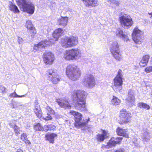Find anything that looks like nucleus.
<instances>
[{
  "instance_id": "nucleus-1",
  "label": "nucleus",
  "mask_w": 152,
  "mask_h": 152,
  "mask_svg": "<svg viewBox=\"0 0 152 152\" xmlns=\"http://www.w3.org/2000/svg\"><path fill=\"white\" fill-rule=\"evenodd\" d=\"M73 96L75 98L76 101L75 106V108L81 111L86 110V92L83 90H77L75 91Z\"/></svg>"
},
{
  "instance_id": "nucleus-2",
  "label": "nucleus",
  "mask_w": 152,
  "mask_h": 152,
  "mask_svg": "<svg viewBox=\"0 0 152 152\" xmlns=\"http://www.w3.org/2000/svg\"><path fill=\"white\" fill-rule=\"evenodd\" d=\"M66 73L69 79L75 80L80 77L81 71L76 66L69 65L66 68Z\"/></svg>"
},
{
  "instance_id": "nucleus-3",
  "label": "nucleus",
  "mask_w": 152,
  "mask_h": 152,
  "mask_svg": "<svg viewBox=\"0 0 152 152\" xmlns=\"http://www.w3.org/2000/svg\"><path fill=\"white\" fill-rule=\"evenodd\" d=\"M16 1L18 6L22 8L23 11L30 14L34 13L35 7L31 2L26 0H16Z\"/></svg>"
},
{
  "instance_id": "nucleus-4",
  "label": "nucleus",
  "mask_w": 152,
  "mask_h": 152,
  "mask_svg": "<svg viewBox=\"0 0 152 152\" xmlns=\"http://www.w3.org/2000/svg\"><path fill=\"white\" fill-rule=\"evenodd\" d=\"M80 50L78 48L72 49L67 50L65 53L64 58L67 60H77L81 57Z\"/></svg>"
},
{
  "instance_id": "nucleus-5",
  "label": "nucleus",
  "mask_w": 152,
  "mask_h": 152,
  "mask_svg": "<svg viewBox=\"0 0 152 152\" xmlns=\"http://www.w3.org/2000/svg\"><path fill=\"white\" fill-rule=\"evenodd\" d=\"M70 113L74 117L75 121V126L77 128L86 126L87 124L90 121V119L88 118V119L86 120V121L82 122L81 121H82V115L81 113L73 110H71Z\"/></svg>"
},
{
  "instance_id": "nucleus-6",
  "label": "nucleus",
  "mask_w": 152,
  "mask_h": 152,
  "mask_svg": "<svg viewBox=\"0 0 152 152\" xmlns=\"http://www.w3.org/2000/svg\"><path fill=\"white\" fill-rule=\"evenodd\" d=\"M122 71L121 70L119 69L118 71L117 76L114 79V86L113 89L116 92H121L122 89L123 84Z\"/></svg>"
},
{
  "instance_id": "nucleus-7",
  "label": "nucleus",
  "mask_w": 152,
  "mask_h": 152,
  "mask_svg": "<svg viewBox=\"0 0 152 152\" xmlns=\"http://www.w3.org/2000/svg\"><path fill=\"white\" fill-rule=\"evenodd\" d=\"M62 45L64 48L72 47L77 45L78 43V38L74 36L62 39Z\"/></svg>"
},
{
  "instance_id": "nucleus-8",
  "label": "nucleus",
  "mask_w": 152,
  "mask_h": 152,
  "mask_svg": "<svg viewBox=\"0 0 152 152\" xmlns=\"http://www.w3.org/2000/svg\"><path fill=\"white\" fill-rule=\"evenodd\" d=\"M119 20L121 26L125 28H129L133 23L130 16L124 13L119 17Z\"/></svg>"
},
{
  "instance_id": "nucleus-9",
  "label": "nucleus",
  "mask_w": 152,
  "mask_h": 152,
  "mask_svg": "<svg viewBox=\"0 0 152 152\" xmlns=\"http://www.w3.org/2000/svg\"><path fill=\"white\" fill-rule=\"evenodd\" d=\"M133 39L136 44H140L143 39V33L138 28H135L132 34Z\"/></svg>"
},
{
  "instance_id": "nucleus-10",
  "label": "nucleus",
  "mask_w": 152,
  "mask_h": 152,
  "mask_svg": "<svg viewBox=\"0 0 152 152\" xmlns=\"http://www.w3.org/2000/svg\"><path fill=\"white\" fill-rule=\"evenodd\" d=\"M46 74L48 77V80L54 84H56L60 81V77L58 75L56 71L53 69H50L47 71Z\"/></svg>"
},
{
  "instance_id": "nucleus-11",
  "label": "nucleus",
  "mask_w": 152,
  "mask_h": 152,
  "mask_svg": "<svg viewBox=\"0 0 152 152\" xmlns=\"http://www.w3.org/2000/svg\"><path fill=\"white\" fill-rule=\"evenodd\" d=\"M83 83L85 86L91 88L93 87L95 84L94 77L91 74L86 75L84 78Z\"/></svg>"
},
{
  "instance_id": "nucleus-12",
  "label": "nucleus",
  "mask_w": 152,
  "mask_h": 152,
  "mask_svg": "<svg viewBox=\"0 0 152 152\" xmlns=\"http://www.w3.org/2000/svg\"><path fill=\"white\" fill-rule=\"evenodd\" d=\"M131 114L126 111V109H123L120 112V117L121 124L127 123L130 120Z\"/></svg>"
},
{
  "instance_id": "nucleus-13",
  "label": "nucleus",
  "mask_w": 152,
  "mask_h": 152,
  "mask_svg": "<svg viewBox=\"0 0 152 152\" xmlns=\"http://www.w3.org/2000/svg\"><path fill=\"white\" fill-rule=\"evenodd\" d=\"M126 103L128 106L132 107L134 105L135 97L134 91L132 90H129L128 92V96L126 99Z\"/></svg>"
},
{
  "instance_id": "nucleus-14",
  "label": "nucleus",
  "mask_w": 152,
  "mask_h": 152,
  "mask_svg": "<svg viewBox=\"0 0 152 152\" xmlns=\"http://www.w3.org/2000/svg\"><path fill=\"white\" fill-rule=\"evenodd\" d=\"M51 42L50 41L42 40L37 44L35 45L34 48L37 50L39 51H42L47 45H50L51 44Z\"/></svg>"
},
{
  "instance_id": "nucleus-15",
  "label": "nucleus",
  "mask_w": 152,
  "mask_h": 152,
  "mask_svg": "<svg viewBox=\"0 0 152 152\" xmlns=\"http://www.w3.org/2000/svg\"><path fill=\"white\" fill-rule=\"evenodd\" d=\"M43 59L47 64H51L54 61V58L53 54L50 52H45L43 54Z\"/></svg>"
},
{
  "instance_id": "nucleus-16",
  "label": "nucleus",
  "mask_w": 152,
  "mask_h": 152,
  "mask_svg": "<svg viewBox=\"0 0 152 152\" xmlns=\"http://www.w3.org/2000/svg\"><path fill=\"white\" fill-rule=\"evenodd\" d=\"M123 138L121 137H119L116 138H112L107 143V145L104 146L106 148H112L115 146L117 144H119L121 142Z\"/></svg>"
},
{
  "instance_id": "nucleus-17",
  "label": "nucleus",
  "mask_w": 152,
  "mask_h": 152,
  "mask_svg": "<svg viewBox=\"0 0 152 152\" xmlns=\"http://www.w3.org/2000/svg\"><path fill=\"white\" fill-rule=\"evenodd\" d=\"M115 34L116 36L122 38L124 41H127L129 39L127 34L120 28H118L116 31Z\"/></svg>"
},
{
  "instance_id": "nucleus-18",
  "label": "nucleus",
  "mask_w": 152,
  "mask_h": 152,
  "mask_svg": "<svg viewBox=\"0 0 152 152\" xmlns=\"http://www.w3.org/2000/svg\"><path fill=\"white\" fill-rule=\"evenodd\" d=\"M56 102L61 107L65 109H70L71 108V105L66 100L58 99L57 100Z\"/></svg>"
},
{
  "instance_id": "nucleus-19",
  "label": "nucleus",
  "mask_w": 152,
  "mask_h": 152,
  "mask_svg": "<svg viewBox=\"0 0 152 152\" xmlns=\"http://www.w3.org/2000/svg\"><path fill=\"white\" fill-rule=\"evenodd\" d=\"M109 134L105 130H103L102 134H98L96 136V139L99 142H102L109 137Z\"/></svg>"
},
{
  "instance_id": "nucleus-20",
  "label": "nucleus",
  "mask_w": 152,
  "mask_h": 152,
  "mask_svg": "<svg viewBox=\"0 0 152 152\" xmlns=\"http://www.w3.org/2000/svg\"><path fill=\"white\" fill-rule=\"evenodd\" d=\"M64 32L61 28H58L55 30L53 33V35L55 41H57L59 37L61 35L64 34Z\"/></svg>"
},
{
  "instance_id": "nucleus-21",
  "label": "nucleus",
  "mask_w": 152,
  "mask_h": 152,
  "mask_svg": "<svg viewBox=\"0 0 152 152\" xmlns=\"http://www.w3.org/2000/svg\"><path fill=\"white\" fill-rule=\"evenodd\" d=\"M85 5L88 7H95L97 5L98 1L97 0H82Z\"/></svg>"
},
{
  "instance_id": "nucleus-22",
  "label": "nucleus",
  "mask_w": 152,
  "mask_h": 152,
  "mask_svg": "<svg viewBox=\"0 0 152 152\" xmlns=\"http://www.w3.org/2000/svg\"><path fill=\"white\" fill-rule=\"evenodd\" d=\"M26 26L29 32L33 34H36V31L30 20H28L26 22Z\"/></svg>"
},
{
  "instance_id": "nucleus-23",
  "label": "nucleus",
  "mask_w": 152,
  "mask_h": 152,
  "mask_svg": "<svg viewBox=\"0 0 152 152\" xmlns=\"http://www.w3.org/2000/svg\"><path fill=\"white\" fill-rule=\"evenodd\" d=\"M150 58V56L148 55H145L142 58L139 64L141 67H144L147 65Z\"/></svg>"
},
{
  "instance_id": "nucleus-24",
  "label": "nucleus",
  "mask_w": 152,
  "mask_h": 152,
  "mask_svg": "<svg viewBox=\"0 0 152 152\" xmlns=\"http://www.w3.org/2000/svg\"><path fill=\"white\" fill-rule=\"evenodd\" d=\"M116 132L118 135L122 136L128 138L127 131L125 129L118 127L116 130Z\"/></svg>"
},
{
  "instance_id": "nucleus-25",
  "label": "nucleus",
  "mask_w": 152,
  "mask_h": 152,
  "mask_svg": "<svg viewBox=\"0 0 152 152\" xmlns=\"http://www.w3.org/2000/svg\"><path fill=\"white\" fill-rule=\"evenodd\" d=\"M68 20V18L66 17H61L58 19L57 22L60 26L64 27L67 25Z\"/></svg>"
},
{
  "instance_id": "nucleus-26",
  "label": "nucleus",
  "mask_w": 152,
  "mask_h": 152,
  "mask_svg": "<svg viewBox=\"0 0 152 152\" xmlns=\"http://www.w3.org/2000/svg\"><path fill=\"white\" fill-rule=\"evenodd\" d=\"M57 136V134L55 133H51L46 134L45 138L46 140L49 141L50 143H54V138Z\"/></svg>"
},
{
  "instance_id": "nucleus-27",
  "label": "nucleus",
  "mask_w": 152,
  "mask_h": 152,
  "mask_svg": "<svg viewBox=\"0 0 152 152\" xmlns=\"http://www.w3.org/2000/svg\"><path fill=\"white\" fill-rule=\"evenodd\" d=\"M34 111L38 117H41V111L40 107L38 105V103L37 102H35Z\"/></svg>"
},
{
  "instance_id": "nucleus-28",
  "label": "nucleus",
  "mask_w": 152,
  "mask_h": 152,
  "mask_svg": "<svg viewBox=\"0 0 152 152\" xmlns=\"http://www.w3.org/2000/svg\"><path fill=\"white\" fill-rule=\"evenodd\" d=\"M113 57L117 60L120 61L122 58V56L120 53V50L111 52Z\"/></svg>"
},
{
  "instance_id": "nucleus-29",
  "label": "nucleus",
  "mask_w": 152,
  "mask_h": 152,
  "mask_svg": "<svg viewBox=\"0 0 152 152\" xmlns=\"http://www.w3.org/2000/svg\"><path fill=\"white\" fill-rule=\"evenodd\" d=\"M110 50L111 52L114 51L119 50V45L117 41H115L113 42L110 46Z\"/></svg>"
},
{
  "instance_id": "nucleus-30",
  "label": "nucleus",
  "mask_w": 152,
  "mask_h": 152,
  "mask_svg": "<svg viewBox=\"0 0 152 152\" xmlns=\"http://www.w3.org/2000/svg\"><path fill=\"white\" fill-rule=\"evenodd\" d=\"M10 127L14 129L15 134L17 136L20 133V132L21 131L20 129V128L15 124H10Z\"/></svg>"
},
{
  "instance_id": "nucleus-31",
  "label": "nucleus",
  "mask_w": 152,
  "mask_h": 152,
  "mask_svg": "<svg viewBox=\"0 0 152 152\" xmlns=\"http://www.w3.org/2000/svg\"><path fill=\"white\" fill-rule=\"evenodd\" d=\"M9 8L10 10L11 11L14 12H15L17 13L19 12V11L17 7L13 4L12 2H10Z\"/></svg>"
},
{
  "instance_id": "nucleus-32",
  "label": "nucleus",
  "mask_w": 152,
  "mask_h": 152,
  "mask_svg": "<svg viewBox=\"0 0 152 152\" xmlns=\"http://www.w3.org/2000/svg\"><path fill=\"white\" fill-rule=\"evenodd\" d=\"M56 128V126L52 124L46 125L44 126L43 130L46 132L48 130H54Z\"/></svg>"
},
{
  "instance_id": "nucleus-33",
  "label": "nucleus",
  "mask_w": 152,
  "mask_h": 152,
  "mask_svg": "<svg viewBox=\"0 0 152 152\" xmlns=\"http://www.w3.org/2000/svg\"><path fill=\"white\" fill-rule=\"evenodd\" d=\"M137 106L140 108H143L147 110H148L150 108V107L148 105L143 102L138 103Z\"/></svg>"
},
{
  "instance_id": "nucleus-34",
  "label": "nucleus",
  "mask_w": 152,
  "mask_h": 152,
  "mask_svg": "<svg viewBox=\"0 0 152 152\" xmlns=\"http://www.w3.org/2000/svg\"><path fill=\"white\" fill-rule=\"evenodd\" d=\"M142 139L144 142H147L149 140L150 137L149 134L148 133L145 132H144L141 135Z\"/></svg>"
},
{
  "instance_id": "nucleus-35",
  "label": "nucleus",
  "mask_w": 152,
  "mask_h": 152,
  "mask_svg": "<svg viewBox=\"0 0 152 152\" xmlns=\"http://www.w3.org/2000/svg\"><path fill=\"white\" fill-rule=\"evenodd\" d=\"M113 98L111 100L112 104L114 106H116L119 105L121 103V101L120 99L115 97L113 96Z\"/></svg>"
},
{
  "instance_id": "nucleus-36",
  "label": "nucleus",
  "mask_w": 152,
  "mask_h": 152,
  "mask_svg": "<svg viewBox=\"0 0 152 152\" xmlns=\"http://www.w3.org/2000/svg\"><path fill=\"white\" fill-rule=\"evenodd\" d=\"M26 95V94L23 95H19L17 94L14 91L10 94L9 97L10 98H21L25 97Z\"/></svg>"
},
{
  "instance_id": "nucleus-37",
  "label": "nucleus",
  "mask_w": 152,
  "mask_h": 152,
  "mask_svg": "<svg viewBox=\"0 0 152 152\" xmlns=\"http://www.w3.org/2000/svg\"><path fill=\"white\" fill-rule=\"evenodd\" d=\"M34 129L36 131H41L43 129L42 126L40 123H37L34 126Z\"/></svg>"
},
{
  "instance_id": "nucleus-38",
  "label": "nucleus",
  "mask_w": 152,
  "mask_h": 152,
  "mask_svg": "<svg viewBox=\"0 0 152 152\" xmlns=\"http://www.w3.org/2000/svg\"><path fill=\"white\" fill-rule=\"evenodd\" d=\"M12 108H15L18 107L20 106H22V104H20V103L18 102L14 101L12 103Z\"/></svg>"
},
{
  "instance_id": "nucleus-39",
  "label": "nucleus",
  "mask_w": 152,
  "mask_h": 152,
  "mask_svg": "<svg viewBox=\"0 0 152 152\" xmlns=\"http://www.w3.org/2000/svg\"><path fill=\"white\" fill-rule=\"evenodd\" d=\"M43 119L46 121H48L52 119V118L51 115L48 113L46 115H45L43 116Z\"/></svg>"
},
{
  "instance_id": "nucleus-40",
  "label": "nucleus",
  "mask_w": 152,
  "mask_h": 152,
  "mask_svg": "<svg viewBox=\"0 0 152 152\" xmlns=\"http://www.w3.org/2000/svg\"><path fill=\"white\" fill-rule=\"evenodd\" d=\"M21 139L23 141H25L27 139L26 134L25 133H23L21 136Z\"/></svg>"
},
{
  "instance_id": "nucleus-41",
  "label": "nucleus",
  "mask_w": 152,
  "mask_h": 152,
  "mask_svg": "<svg viewBox=\"0 0 152 152\" xmlns=\"http://www.w3.org/2000/svg\"><path fill=\"white\" fill-rule=\"evenodd\" d=\"M17 40L18 44L20 45H22L24 42V40L21 37H19Z\"/></svg>"
},
{
  "instance_id": "nucleus-42",
  "label": "nucleus",
  "mask_w": 152,
  "mask_h": 152,
  "mask_svg": "<svg viewBox=\"0 0 152 152\" xmlns=\"http://www.w3.org/2000/svg\"><path fill=\"white\" fill-rule=\"evenodd\" d=\"M145 71L147 73H149L152 71V66L147 67L145 69Z\"/></svg>"
},
{
  "instance_id": "nucleus-43",
  "label": "nucleus",
  "mask_w": 152,
  "mask_h": 152,
  "mask_svg": "<svg viewBox=\"0 0 152 152\" xmlns=\"http://www.w3.org/2000/svg\"><path fill=\"white\" fill-rule=\"evenodd\" d=\"M111 4L115 5L116 6H118L119 5V2L118 1L112 0L111 1Z\"/></svg>"
},
{
  "instance_id": "nucleus-44",
  "label": "nucleus",
  "mask_w": 152,
  "mask_h": 152,
  "mask_svg": "<svg viewBox=\"0 0 152 152\" xmlns=\"http://www.w3.org/2000/svg\"><path fill=\"white\" fill-rule=\"evenodd\" d=\"M48 113H50V115H54L55 113L54 110H53L50 107H48Z\"/></svg>"
},
{
  "instance_id": "nucleus-45",
  "label": "nucleus",
  "mask_w": 152,
  "mask_h": 152,
  "mask_svg": "<svg viewBox=\"0 0 152 152\" xmlns=\"http://www.w3.org/2000/svg\"><path fill=\"white\" fill-rule=\"evenodd\" d=\"M0 89L2 93L5 92L6 88L2 86H0Z\"/></svg>"
},
{
  "instance_id": "nucleus-46",
  "label": "nucleus",
  "mask_w": 152,
  "mask_h": 152,
  "mask_svg": "<svg viewBox=\"0 0 152 152\" xmlns=\"http://www.w3.org/2000/svg\"><path fill=\"white\" fill-rule=\"evenodd\" d=\"M124 151V149L123 148H120L118 150H117L115 152H123Z\"/></svg>"
},
{
  "instance_id": "nucleus-47",
  "label": "nucleus",
  "mask_w": 152,
  "mask_h": 152,
  "mask_svg": "<svg viewBox=\"0 0 152 152\" xmlns=\"http://www.w3.org/2000/svg\"><path fill=\"white\" fill-rule=\"evenodd\" d=\"M26 143H28V144H29V145H30V144H31V143L30 142V141L28 140H26L25 141H24Z\"/></svg>"
},
{
  "instance_id": "nucleus-48",
  "label": "nucleus",
  "mask_w": 152,
  "mask_h": 152,
  "mask_svg": "<svg viewBox=\"0 0 152 152\" xmlns=\"http://www.w3.org/2000/svg\"><path fill=\"white\" fill-rule=\"evenodd\" d=\"M16 152H23V150L21 149H17Z\"/></svg>"
},
{
  "instance_id": "nucleus-49",
  "label": "nucleus",
  "mask_w": 152,
  "mask_h": 152,
  "mask_svg": "<svg viewBox=\"0 0 152 152\" xmlns=\"http://www.w3.org/2000/svg\"><path fill=\"white\" fill-rule=\"evenodd\" d=\"M151 97L152 98V90L151 91Z\"/></svg>"
},
{
  "instance_id": "nucleus-50",
  "label": "nucleus",
  "mask_w": 152,
  "mask_h": 152,
  "mask_svg": "<svg viewBox=\"0 0 152 152\" xmlns=\"http://www.w3.org/2000/svg\"><path fill=\"white\" fill-rule=\"evenodd\" d=\"M31 37L32 38H34V35H33V34H32V35H31Z\"/></svg>"
},
{
  "instance_id": "nucleus-51",
  "label": "nucleus",
  "mask_w": 152,
  "mask_h": 152,
  "mask_svg": "<svg viewBox=\"0 0 152 152\" xmlns=\"http://www.w3.org/2000/svg\"><path fill=\"white\" fill-rule=\"evenodd\" d=\"M151 25H152V20L151 21Z\"/></svg>"
},
{
  "instance_id": "nucleus-52",
  "label": "nucleus",
  "mask_w": 152,
  "mask_h": 152,
  "mask_svg": "<svg viewBox=\"0 0 152 152\" xmlns=\"http://www.w3.org/2000/svg\"><path fill=\"white\" fill-rule=\"evenodd\" d=\"M61 117H62V116L61 115H60L59 117L61 118Z\"/></svg>"
}]
</instances>
